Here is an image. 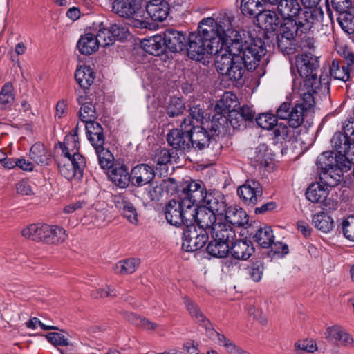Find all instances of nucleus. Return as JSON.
Returning <instances> with one entry per match:
<instances>
[{"label":"nucleus","instance_id":"obj_50","mask_svg":"<svg viewBox=\"0 0 354 354\" xmlns=\"http://www.w3.org/2000/svg\"><path fill=\"white\" fill-rule=\"evenodd\" d=\"M261 0H242L241 10L244 15L252 17L257 16L263 9Z\"/></svg>","mask_w":354,"mask_h":354},{"label":"nucleus","instance_id":"obj_22","mask_svg":"<svg viewBox=\"0 0 354 354\" xmlns=\"http://www.w3.org/2000/svg\"><path fill=\"white\" fill-rule=\"evenodd\" d=\"M77 92L78 95L77 102L81 106L78 113L80 120L83 122L95 120L97 118L95 108L86 91H84L82 94L80 91Z\"/></svg>","mask_w":354,"mask_h":354},{"label":"nucleus","instance_id":"obj_55","mask_svg":"<svg viewBox=\"0 0 354 354\" xmlns=\"http://www.w3.org/2000/svg\"><path fill=\"white\" fill-rule=\"evenodd\" d=\"M95 38L99 46L106 47L113 44L110 28H105L102 23L100 24L97 33L95 35Z\"/></svg>","mask_w":354,"mask_h":354},{"label":"nucleus","instance_id":"obj_57","mask_svg":"<svg viewBox=\"0 0 354 354\" xmlns=\"http://www.w3.org/2000/svg\"><path fill=\"white\" fill-rule=\"evenodd\" d=\"M224 117L227 120L225 125L227 124V122H229L230 124L234 129H244L246 127V124L243 116H241V114H240L237 110L234 109V111H230L227 117L225 115Z\"/></svg>","mask_w":354,"mask_h":354},{"label":"nucleus","instance_id":"obj_19","mask_svg":"<svg viewBox=\"0 0 354 354\" xmlns=\"http://www.w3.org/2000/svg\"><path fill=\"white\" fill-rule=\"evenodd\" d=\"M145 1L146 11L152 20L163 21L167 19L170 7L166 0H145Z\"/></svg>","mask_w":354,"mask_h":354},{"label":"nucleus","instance_id":"obj_60","mask_svg":"<svg viewBox=\"0 0 354 354\" xmlns=\"http://www.w3.org/2000/svg\"><path fill=\"white\" fill-rule=\"evenodd\" d=\"M337 52L344 59L342 64H344L346 68L353 71L354 70V53L346 46H339Z\"/></svg>","mask_w":354,"mask_h":354},{"label":"nucleus","instance_id":"obj_49","mask_svg":"<svg viewBox=\"0 0 354 354\" xmlns=\"http://www.w3.org/2000/svg\"><path fill=\"white\" fill-rule=\"evenodd\" d=\"M15 101V94L12 83L7 82L1 88L0 91V108L8 109L12 106Z\"/></svg>","mask_w":354,"mask_h":354},{"label":"nucleus","instance_id":"obj_21","mask_svg":"<svg viewBox=\"0 0 354 354\" xmlns=\"http://www.w3.org/2000/svg\"><path fill=\"white\" fill-rule=\"evenodd\" d=\"M330 86V81L328 75L322 74L319 78H317V73L311 80H303L302 84L299 88V92L303 93H310L313 96V93H317L319 89H323L324 91H328Z\"/></svg>","mask_w":354,"mask_h":354},{"label":"nucleus","instance_id":"obj_3","mask_svg":"<svg viewBox=\"0 0 354 354\" xmlns=\"http://www.w3.org/2000/svg\"><path fill=\"white\" fill-rule=\"evenodd\" d=\"M227 120L221 115H214L211 121L194 126L186 131L190 134L191 149L203 150L216 143V136L225 130Z\"/></svg>","mask_w":354,"mask_h":354},{"label":"nucleus","instance_id":"obj_14","mask_svg":"<svg viewBox=\"0 0 354 354\" xmlns=\"http://www.w3.org/2000/svg\"><path fill=\"white\" fill-rule=\"evenodd\" d=\"M237 194L244 204L254 206L262 200L263 188L258 180L248 179L238 187Z\"/></svg>","mask_w":354,"mask_h":354},{"label":"nucleus","instance_id":"obj_31","mask_svg":"<svg viewBox=\"0 0 354 354\" xmlns=\"http://www.w3.org/2000/svg\"><path fill=\"white\" fill-rule=\"evenodd\" d=\"M194 223L198 227L207 230V233L211 232V229L217 224L216 214L204 208L196 207L194 214Z\"/></svg>","mask_w":354,"mask_h":354},{"label":"nucleus","instance_id":"obj_41","mask_svg":"<svg viewBox=\"0 0 354 354\" xmlns=\"http://www.w3.org/2000/svg\"><path fill=\"white\" fill-rule=\"evenodd\" d=\"M254 241L263 248H269L274 239L271 227L264 225L259 227L253 236Z\"/></svg>","mask_w":354,"mask_h":354},{"label":"nucleus","instance_id":"obj_8","mask_svg":"<svg viewBox=\"0 0 354 354\" xmlns=\"http://www.w3.org/2000/svg\"><path fill=\"white\" fill-rule=\"evenodd\" d=\"M208 239L207 230L198 227L192 222L184 229L182 248L187 252L196 251L203 248Z\"/></svg>","mask_w":354,"mask_h":354},{"label":"nucleus","instance_id":"obj_30","mask_svg":"<svg viewBox=\"0 0 354 354\" xmlns=\"http://www.w3.org/2000/svg\"><path fill=\"white\" fill-rule=\"evenodd\" d=\"M84 123L86 136L92 146L94 148L104 146V136L101 124L95 120Z\"/></svg>","mask_w":354,"mask_h":354},{"label":"nucleus","instance_id":"obj_33","mask_svg":"<svg viewBox=\"0 0 354 354\" xmlns=\"http://www.w3.org/2000/svg\"><path fill=\"white\" fill-rule=\"evenodd\" d=\"M250 163L254 167H266L269 165L270 158L268 153V146L266 144H260L254 149L248 152Z\"/></svg>","mask_w":354,"mask_h":354},{"label":"nucleus","instance_id":"obj_28","mask_svg":"<svg viewBox=\"0 0 354 354\" xmlns=\"http://www.w3.org/2000/svg\"><path fill=\"white\" fill-rule=\"evenodd\" d=\"M297 0H280L277 4V10L283 19H295L304 12Z\"/></svg>","mask_w":354,"mask_h":354},{"label":"nucleus","instance_id":"obj_64","mask_svg":"<svg viewBox=\"0 0 354 354\" xmlns=\"http://www.w3.org/2000/svg\"><path fill=\"white\" fill-rule=\"evenodd\" d=\"M171 154L167 149L158 150L153 158V161L158 166L165 165L171 160Z\"/></svg>","mask_w":354,"mask_h":354},{"label":"nucleus","instance_id":"obj_62","mask_svg":"<svg viewBox=\"0 0 354 354\" xmlns=\"http://www.w3.org/2000/svg\"><path fill=\"white\" fill-rule=\"evenodd\" d=\"M263 270V263L257 261L253 263L248 268V274L254 281L258 282L262 278Z\"/></svg>","mask_w":354,"mask_h":354},{"label":"nucleus","instance_id":"obj_47","mask_svg":"<svg viewBox=\"0 0 354 354\" xmlns=\"http://www.w3.org/2000/svg\"><path fill=\"white\" fill-rule=\"evenodd\" d=\"M62 153L65 158H72L73 153H79L80 142L75 134L66 136L64 142L60 143Z\"/></svg>","mask_w":354,"mask_h":354},{"label":"nucleus","instance_id":"obj_23","mask_svg":"<svg viewBox=\"0 0 354 354\" xmlns=\"http://www.w3.org/2000/svg\"><path fill=\"white\" fill-rule=\"evenodd\" d=\"M115 207L121 212L122 214L132 224L138 222V212L134 205L124 195H118L114 197Z\"/></svg>","mask_w":354,"mask_h":354},{"label":"nucleus","instance_id":"obj_38","mask_svg":"<svg viewBox=\"0 0 354 354\" xmlns=\"http://www.w3.org/2000/svg\"><path fill=\"white\" fill-rule=\"evenodd\" d=\"M75 78L80 87L84 90L82 91L81 93L82 94L93 83L95 79L94 72L89 66H81L79 68H77ZM80 91H81V90Z\"/></svg>","mask_w":354,"mask_h":354},{"label":"nucleus","instance_id":"obj_1","mask_svg":"<svg viewBox=\"0 0 354 354\" xmlns=\"http://www.w3.org/2000/svg\"><path fill=\"white\" fill-rule=\"evenodd\" d=\"M230 44L216 55L215 66L223 80L238 83L242 80L245 70H254L266 55L264 41L256 38L244 43L241 39Z\"/></svg>","mask_w":354,"mask_h":354},{"label":"nucleus","instance_id":"obj_4","mask_svg":"<svg viewBox=\"0 0 354 354\" xmlns=\"http://www.w3.org/2000/svg\"><path fill=\"white\" fill-rule=\"evenodd\" d=\"M323 17L324 12L322 8L306 9L295 19H283L279 33L295 39L297 35L310 31L322 21Z\"/></svg>","mask_w":354,"mask_h":354},{"label":"nucleus","instance_id":"obj_35","mask_svg":"<svg viewBox=\"0 0 354 354\" xmlns=\"http://www.w3.org/2000/svg\"><path fill=\"white\" fill-rule=\"evenodd\" d=\"M224 214L226 221L234 226L241 227L248 223V215L238 205L228 207Z\"/></svg>","mask_w":354,"mask_h":354},{"label":"nucleus","instance_id":"obj_25","mask_svg":"<svg viewBox=\"0 0 354 354\" xmlns=\"http://www.w3.org/2000/svg\"><path fill=\"white\" fill-rule=\"evenodd\" d=\"M50 225L48 224H31L24 228L21 235L26 238L36 241H42L47 243L48 235L50 232Z\"/></svg>","mask_w":354,"mask_h":354},{"label":"nucleus","instance_id":"obj_7","mask_svg":"<svg viewBox=\"0 0 354 354\" xmlns=\"http://www.w3.org/2000/svg\"><path fill=\"white\" fill-rule=\"evenodd\" d=\"M112 11L120 17L135 19V27L143 28L148 24L145 20L136 19L142 16V0H114L112 3Z\"/></svg>","mask_w":354,"mask_h":354},{"label":"nucleus","instance_id":"obj_20","mask_svg":"<svg viewBox=\"0 0 354 354\" xmlns=\"http://www.w3.org/2000/svg\"><path fill=\"white\" fill-rule=\"evenodd\" d=\"M202 205L214 214L221 216H223L227 209L225 198L219 192L208 193Z\"/></svg>","mask_w":354,"mask_h":354},{"label":"nucleus","instance_id":"obj_61","mask_svg":"<svg viewBox=\"0 0 354 354\" xmlns=\"http://www.w3.org/2000/svg\"><path fill=\"white\" fill-rule=\"evenodd\" d=\"M342 230L344 237L354 241V216H350L343 221L342 223Z\"/></svg>","mask_w":354,"mask_h":354},{"label":"nucleus","instance_id":"obj_36","mask_svg":"<svg viewBox=\"0 0 354 354\" xmlns=\"http://www.w3.org/2000/svg\"><path fill=\"white\" fill-rule=\"evenodd\" d=\"M209 234L212 239L225 241L226 243H228V242L232 240L235 236V232L230 225L220 222H218L217 224H214Z\"/></svg>","mask_w":354,"mask_h":354},{"label":"nucleus","instance_id":"obj_59","mask_svg":"<svg viewBox=\"0 0 354 354\" xmlns=\"http://www.w3.org/2000/svg\"><path fill=\"white\" fill-rule=\"evenodd\" d=\"M277 120L276 116L270 113L259 114L256 118V122L262 129H272L274 127Z\"/></svg>","mask_w":354,"mask_h":354},{"label":"nucleus","instance_id":"obj_10","mask_svg":"<svg viewBox=\"0 0 354 354\" xmlns=\"http://www.w3.org/2000/svg\"><path fill=\"white\" fill-rule=\"evenodd\" d=\"M299 93L301 96L300 101L292 107L288 119L289 127L293 129L302 124L304 117L311 111L315 104L314 97L310 93Z\"/></svg>","mask_w":354,"mask_h":354},{"label":"nucleus","instance_id":"obj_52","mask_svg":"<svg viewBox=\"0 0 354 354\" xmlns=\"http://www.w3.org/2000/svg\"><path fill=\"white\" fill-rule=\"evenodd\" d=\"M94 149H95L98 162L101 168L103 169L112 168L113 166V156L112 153L108 149H104V146L95 147Z\"/></svg>","mask_w":354,"mask_h":354},{"label":"nucleus","instance_id":"obj_42","mask_svg":"<svg viewBox=\"0 0 354 354\" xmlns=\"http://www.w3.org/2000/svg\"><path fill=\"white\" fill-rule=\"evenodd\" d=\"M237 104L236 96L232 93H226L216 103L215 106L218 112L216 115L224 116L223 113H229L230 111H234Z\"/></svg>","mask_w":354,"mask_h":354},{"label":"nucleus","instance_id":"obj_53","mask_svg":"<svg viewBox=\"0 0 354 354\" xmlns=\"http://www.w3.org/2000/svg\"><path fill=\"white\" fill-rule=\"evenodd\" d=\"M50 233L48 235L47 244H59L67 239L66 230L57 225H50Z\"/></svg>","mask_w":354,"mask_h":354},{"label":"nucleus","instance_id":"obj_16","mask_svg":"<svg viewBox=\"0 0 354 354\" xmlns=\"http://www.w3.org/2000/svg\"><path fill=\"white\" fill-rule=\"evenodd\" d=\"M155 174L152 166L145 163L138 164L130 172L131 184L136 187H143L152 182Z\"/></svg>","mask_w":354,"mask_h":354},{"label":"nucleus","instance_id":"obj_18","mask_svg":"<svg viewBox=\"0 0 354 354\" xmlns=\"http://www.w3.org/2000/svg\"><path fill=\"white\" fill-rule=\"evenodd\" d=\"M180 129H174L167 133V142L175 149L189 151L191 149L190 134L180 126Z\"/></svg>","mask_w":354,"mask_h":354},{"label":"nucleus","instance_id":"obj_37","mask_svg":"<svg viewBox=\"0 0 354 354\" xmlns=\"http://www.w3.org/2000/svg\"><path fill=\"white\" fill-rule=\"evenodd\" d=\"M230 252L234 259L246 260L254 252V248L250 241H236L231 247Z\"/></svg>","mask_w":354,"mask_h":354},{"label":"nucleus","instance_id":"obj_24","mask_svg":"<svg viewBox=\"0 0 354 354\" xmlns=\"http://www.w3.org/2000/svg\"><path fill=\"white\" fill-rule=\"evenodd\" d=\"M203 106L193 104L189 106V115L183 119L180 123V127L184 130H187L194 126H198L206 123L205 111Z\"/></svg>","mask_w":354,"mask_h":354},{"label":"nucleus","instance_id":"obj_51","mask_svg":"<svg viewBox=\"0 0 354 354\" xmlns=\"http://www.w3.org/2000/svg\"><path fill=\"white\" fill-rule=\"evenodd\" d=\"M276 41L279 49L284 54H292L295 50V39L283 35L280 33L276 36Z\"/></svg>","mask_w":354,"mask_h":354},{"label":"nucleus","instance_id":"obj_39","mask_svg":"<svg viewBox=\"0 0 354 354\" xmlns=\"http://www.w3.org/2000/svg\"><path fill=\"white\" fill-rule=\"evenodd\" d=\"M77 46L82 55H91L99 48L95 35L92 33H86L81 36Z\"/></svg>","mask_w":354,"mask_h":354},{"label":"nucleus","instance_id":"obj_56","mask_svg":"<svg viewBox=\"0 0 354 354\" xmlns=\"http://www.w3.org/2000/svg\"><path fill=\"white\" fill-rule=\"evenodd\" d=\"M335 167L337 170V172L342 176L344 172H346L351 169L352 166V161L354 158L350 157L348 155H337L334 156Z\"/></svg>","mask_w":354,"mask_h":354},{"label":"nucleus","instance_id":"obj_9","mask_svg":"<svg viewBox=\"0 0 354 354\" xmlns=\"http://www.w3.org/2000/svg\"><path fill=\"white\" fill-rule=\"evenodd\" d=\"M207 194L206 187L202 181L192 180L183 188L180 198L184 205H189L196 212V207L202 205Z\"/></svg>","mask_w":354,"mask_h":354},{"label":"nucleus","instance_id":"obj_46","mask_svg":"<svg viewBox=\"0 0 354 354\" xmlns=\"http://www.w3.org/2000/svg\"><path fill=\"white\" fill-rule=\"evenodd\" d=\"M351 71L346 67L342 61L333 59L330 66V75L335 80L347 82L351 79Z\"/></svg>","mask_w":354,"mask_h":354},{"label":"nucleus","instance_id":"obj_17","mask_svg":"<svg viewBox=\"0 0 354 354\" xmlns=\"http://www.w3.org/2000/svg\"><path fill=\"white\" fill-rule=\"evenodd\" d=\"M165 50L180 53L186 48L187 36L182 32L174 28H167L162 32Z\"/></svg>","mask_w":354,"mask_h":354},{"label":"nucleus","instance_id":"obj_32","mask_svg":"<svg viewBox=\"0 0 354 354\" xmlns=\"http://www.w3.org/2000/svg\"><path fill=\"white\" fill-rule=\"evenodd\" d=\"M109 178L120 188H125L131 183L130 173L125 165H114L110 171Z\"/></svg>","mask_w":354,"mask_h":354},{"label":"nucleus","instance_id":"obj_34","mask_svg":"<svg viewBox=\"0 0 354 354\" xmlns=\"http://www.w3.org/2000/svg\"><path fill=\"white\" fill-rule=\"evenodd\" d=\"M163 37L162 34H157L141 41L142 49L147 53L153 55H160L165 51Z\"/></svg>","mask_w":354,"mask_h":354},{"label":"nucleus","instance_id":"obj_6","mask_svg":"<svg viewBox=\"0 0 354 354\" xmlns=\"http://www.w3.org/2000/svg\"><path fill=\"white\" fill-rule=\"evenodd\" d=\"M194 214L196 212H194L189 205H184L181 199L171 200L165 209L166 220L176 227H180L181 225L187 226L192 223L194 221Z\"/></svg>","mask_w":354,"mask_h":354},{"label":"nucleus","instance_id":"obj_45","mask_svg":"<svg viewBox=\"0 0 354 354\" xmlns=\"http://www.w3.org/2000/svg\"><path fill=\"white\" fill-rule=\"evenodd\" d=\"M206 250L214 257L224 258L230 252V246L225 241L212 239L208 243Z\"/></svg>","mask_w":354,"mask_h":354},{"label":"nucleus","instance_id":"obj_63","mask_svg":"<svg viewBox=\"0 0 354 354\" xmlns=\"http://www.w3.org/2000/svg\"><path fill=\"white\" fill-rule=\"evenodd\" d=\"M46 338L49 342L55 346H66L70 345L68 339L59 333H49L46 335Z\"/></svg>","mask_w":354,"mask_h":354},{"label":"nucleus","instance_id":"obj_43","mask_svg":"<svg viewBox=\"0 0 354 354\" xmlns=\"http://www.w3.org/2000/svg\"><path fill=\"white\" fill-rule=\"evenodd\" d=\"M50 154L46 149L44 144L36 142L30 151V158L38 165H48Z\"/></svg>","mask_w":354,"mask_h":354},{"label":"nucleus","instance_id":"obj_44","mask_svg":"<svg viewBox=\"0 0 354 354\" xmlns=\"http://www.w3.org/2000/svg\"><path fill=\"white\" fill-rule=\"evenodd\" d=\"M312 221L317 230L324 233L329 232L334 227L333 219L324 212H319L314 214Z\"/></svg>","mask_w":354,"mask_h":354},{"label":"nucleus","instance_id":"obj_48","mask_svg":"<svg viewBox=\"0 0 354 354\" xmlns=\"http://www.w3.org/2000/svg\"><path fill=\"white\" fill-rule=\"evenodd\" d=\"M140 260L130 258L118 261L114 265L113 270L116 274H131L133 273L140 265Z\"/></svg>","mask_w":354,"mask_h":354},{"label":"nucleus","instance_id":"obj_40","mask_svg":"<svg viewBox=\"0 0 354 354\" xmlns=\"http://www.w3.org/2000/svg\"><path fill=\"white\" fill-rule=\"evenodd\" d=\"M216 335L217 337V344L223 346L225 351L229 354H250L248 351L243 350L240 346H237L231 339L226 337L224 335L221 334L214 330V333L209 334V336L212 337Z\"/></svg>","mask_w":354,"mask_h":354},{"label":"nucleus","instance_id":"obj_5","mask_svg":"<svg viewBox=\"0 0 354 354\" xmlns=\"http://www.w3.org/2000/svg\"><path fill=\"white\" fill-rule=\"evenodd\" d=\"M335 162L334 152L330 151L323 152L317 159L320 182L327 187L337 186L342 178L335 167Z\"/></svg>","mask_w":354,"mask_h":354},{"label":"nucleus","instance_id":"obj_58","mask_svg":"<svg viewBox=\"0 0 354 354\" xmlns=\"http://www.w3.org/2000/svg\"><path fill=\"white\" fill-rule=\"evenodd\" d=\"M342 28L348 34L354 33V15L346 12L339 15L337 19Z\"/></svg>","mask_w":354,"mask_h":354},{"label":"nucleus","instance_id":"obj_27","mask_svg":"<svg viewBox=\"0 0 354 354\" xmlns=\"http://www.w3.org/2000/svg\"><path fill=\"white\" fill-rule=\"evenodd\" d=\"M328 187L319 183L311 184L306 192V197L313 203H323L325 207L330 205L331 200H327Z\"/></svg>","mask_w":354,"mask_h":354},{"label":"nucleus","instance_id":"obj_11","mask_svg":"<svg viewBox=\"0 0 354 354\" xmlns=\"http://www.w3.org/2000/svg\"><path fill=\"white\" fill-rule=\"evenodd\" d=\"M66 160L58 163L59 171L62 176L68 180L74 178H81L83 171L86 167L85 158L80 153H73L72 158H66Z\"/></svg>","mask_w":354,"mask_h":354},{"label":"nucleus","instance_id":"obj_13","mask_svg":"<svg viewBox=\"0 0 354 354\" xmlns=\"http://www.w3.org/2000/svg\"><path fill=\"white\" fill-rule=\"evenodd\" d=\"M209 46L197 32H192L187 37V55L192 59L201 60L206 54L216 56V50Z\"/></svg>","mask_w":354,"mask_h":354},{"label":"nucleus","instance_id":"obj_54","mask_svg":"<svg viewBox=\"0 0 354 354\" xmlns=\"http://www.w3.org/2000/svg\"><path fill=\"white\" fill-rule=\"evenodd\" d=\"M186 106L183 100L180 97H171L167 106V113L169 117H175L181 115Z\"/></svg>","mask_w":354,"mask_h":354},{"label":"nucleus","instance_id":"obj_26","mask_svg":"<svg viewBox=\"0 0 354 354\" xmlns=\"http://www.w3.org/2000/svg\"><path fill=\"white\" fill-rule=\"evenodd\" d=\"M184 303L191 317L200 326L205 328L208 335L214 333L212 323L203 315L198 305L188 297H184Z\"/></svg>","mask_w":354,"mask_h":354},{"label":"nucleus","instance_id":"obj_15","mask_svg":"<svg viewBox=\"0 0 354 354\" xmlns=\"http://www.w3.org/2000/svg\"><path fill=\"white\" fill-rule=\"evenodd\" d=\"M295 65L299 76L304 80H311L315 77L319 66L317 58L310 53L297 56Z\"/></svg>","mask_w":354,"mask_h":354},{"label":"nucleus","instance_id":"obj_2","mask_svg":"<svg viewBox=\"0 0 354 354\" xmlns=\"http://www.w3.org/2000/svg\"><path fill=\"white\" fill-rule=\"evenodd\" d=\"M232 19L226 13L220 14L215 20L212 17L203 19L198 26L197 33L207 43L216 50V54L227 48L230 42L241 39V36L233 28Z\"/></svg>","mask_w":354,"mask_h":354},{"label":"nucleus","instance_id":"obj_12","mask_svg":"<svg viewBox=\"0 0 354 354\" xmlns=\"http://www.w3.org/2000/svg\"><path fill=\"white\" fill-rule=\"evenodd\" d=\"M349 124L344 125V133H335L332 139L333 147L338 155H348L354 158V134L351 133Z\"/></svg>","mask_w":354,"mask_h":354},{"label":"nucleus","instance_id":"obj_29","mask_svg":"<svg viewBox=\"0 0 354 354\" xmlns=\"http://www.w3.org/2000/svg\"><path fill=\"white\" fill-rule=\"evenodd\" d=\"M256 21L258 26L265 30L266 32H274L279 27V18L277 13L272 10H261L257 16Z\"/></svg>","mask_w":354,"mask_h":354}]
</instances>
